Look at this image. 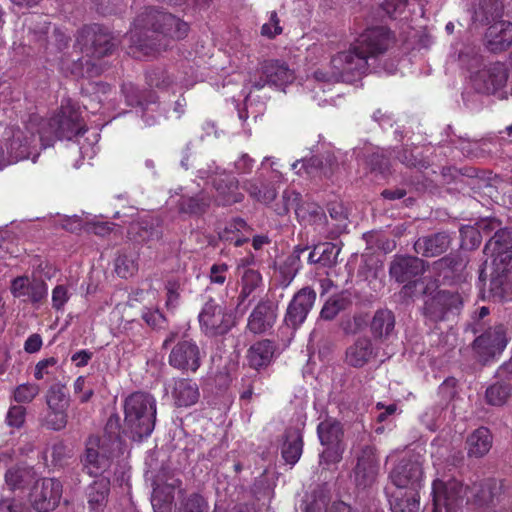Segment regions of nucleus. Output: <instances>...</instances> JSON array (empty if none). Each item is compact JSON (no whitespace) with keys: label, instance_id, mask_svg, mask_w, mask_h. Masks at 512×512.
<instances>
[{"label":"nucleus","instance_id":"2","mask_svg":"<svg viewBox=\"0 0 512 512\" xmlns=\"http://www.w3.org/2000/svg\"><path fill=\"white\" fill-rule=\"evenodd\" d=\"M391 43L390 31L383 27H371L363 31L348 47L331 59V71H316L318 81L352 82L368 70V59L383 54Z\"/></svg>","mask_w":512,"mask_h":512},{"label":"nucleus","instance_id":"5","mask_svg":"<svg viewBox=\"0 0 512 512\" xmlns=\"http://www.w3.org/2000/svg\"><path fill=\"white\" fill-rule=\"evenodd\" d=\"M124 423L133 438L148 437L155 426L156 402L152 396L136 392L124 402Z\"/></svg>","mask_w":512,"mask_h":512},{"label":"nucleus","instance_id":"52","mask_svg":"<svg viewBox=\"0 0 512 512\" xmlns=\"http://www.w3.org/2000/svg\"><path fill=\"white\" fill-rule=\"evenodd\" d=\"M70 296L71 294L67 286L57 285L52 290V307L57 311L62 310L70 299Z\"/></svg>","mask_w":512,"mask_h":512},{"label":"nucleus","instance_id":"40","mask_svg":"<svg viewBox=\"0 0 512 512\" xmlns=\"http://www.w3.org/2000/svg\"><path fill=\"white\" fill-rule=\"evenodd\" d=\"M40 393V387L36 383L26 382L13 389L12 397L17 403H31Z\"/></svg>","mask_w":512,"mask_h":512},{"label":"nucleus","instance_id":"43","mask_svg":"<svg viewBox=\"0 0 512 512\" xmlns=\"http://www.w3.org/2000/svg\"><path fill=\"white\" fill-rule=\"evenodd\" d=\"M207 501L199 494H191L180 504L177 512H208Z\"/></svg>","mask_w":512,"mask_h":512},{"label":"nucleus","instance_id":"10","mask_svg":"<svg viewBox=\"0 0 512 512\" xmlns=\"http://www.w3.org/2000/svg\"><path fill=\"white\" fill-rule=\"evenodd\" d=\"M201 179H211L215 189L214 201L217 205L228 206L241 202L244 195L239 191L238 181L218 167L199 170Z\"/></svg>","mask_w":512,"mask_h":512},{"label":"nucleus","instance_id":"44","mask_svg":"<svg viewBox=\"0 0 512 512\" xmlns=\"http://www.w3.org/2000/svg\"><path fill=\"white\" fill-rule=\"evenodd\" d=\"M261 275L252 269H247L244 271L242 276V289L240 292V297L242 299L247 298L260 284Z\"/></svg>","mask_w":512,"mask_h":512},{"label":"nucleus","instance_id":"55","mask_svg":"<svg viewBox=\"0 0 512 512\" xmlns=\"http://www.w3.org/2000/svg\"><path fill=\"white\" fill-rule=\"evenodd\" d=\"M321 161L317 157H312L309 160H300L292 164V169L297 174H302V169L307 174H313L317 169L320 168Z\"/></svg>","mask_w":512,"mask_h":512},{"label":"nucleus","instance_id":"34","mask_svg":"<svg viewBox=\"0 0 512 512\" xmlns=\"http://www.w3.org/2000/svg\"><path fill=\"white\" fill-rule=\"evenodd\" d=\"M243 188L254 200L262 203H270L276 197V190L272 186L264 185L260 177L247 180Z\"/></svg>","mask_w":512,"mask_h":512},{"label":"nucleus","instance_id":"56","mask_svg":"<svg viewBox=\"0 0 512 512\" xmlns=\"http://www.w3.org/2000/svg\"><path fill=\"white\" fill-rule=\"evenodd\" d=\"M58 361L55 357L42 359L35 365L34 378L42 380L46 375L50 374V368L55 367Z\"/></svg>","mask_w":512,"mask_h":512},{"label":"nucleus","instance_id":"1","mask_svg":"<svg viewBox=\"0 0 512 512\" xmlns=\"http://www.w3.org/2000/svg\"><path fill=\"white\" fill-rule=\"evenodd\" d=\"M85 131V124L78 109L70 100H65L56 116L50 121L33 114L21 127L12 130L7 146V164L25 159L36 162L39 155L38 148L51 146L56 138L71 140Z\"/></svg>","mask_w":512,"mask_h":512},{"label":"nucleus","instance_id":"60","mask_svg":"<svg viewBox=\"0 0 512 512\" xmlns=\"http://www.w3.org/2000/svg\"><path fill=\"white\" fill-rule=\"evenodd\" d=\"M234 166L239 174L250 173L254 166V160L248 154L244 153L235 161Z\"/></svg>","mask_w":512,"mask_h":512},{"label":"nucleus","instance_id":"24","mask_svg":"<svg viewBox=\"0 0 512 512\" xmlns=\"http://www.w3.org/2000/svg\"><path fill=\"white\" fill-rule=\"evenodd\" d=\"M170 388L174 403L178 407L192 406L200 396L198 385L189 379L174 380Z\"/></svg>","mask_w":512,"mask_h":512},{"label":"nucleus","instance_id":"23","mask_svg":"<svg viewBox=\"0 0 512 512\" xmlns=\"http://www.w3.org/2000/svg\"><path fill=\"white\" fill-rule=\"evenodd\" d=\"M276 316V310L272 304L259 303L250 314L247 327L255 334L264 333L273 326Z\"/></svg>","mask_w":512,"mask_h":512},{"label":"nucleus","instance_id":"54","mask_svg":"<svg viewBox=\"0 0 512 512\" xmlns=\"http://www.w3.org/2000/svg\"><path fill=\"white\" fill-rule=\"evenodd\" d=\"M407 2L408 0H384L381 6L389 17L396 18L405 11Z\"/></svg>","mask_w":512,"mask_h":512},{"label":"nucleus","instance_id":"42","mask_svg":"<svg viewBox=\"0 0 512 512\" xmlns=\"http://www.w3.org/2000/svg\"><path fill=\"white\" fill-rule=\"evenodd\" d=\"M210 198L204 193H200L196 197L183 198L180 209L186 213L198 214L202 213L210 204Z\"/></svg>","mask_w":512,"mask_h":512},{"label":"nucleus","instance_id":"17","mask_svg":"<svg viewBox=\"0 0 512 512\" xmlns=\"http://www.w3.org/2000/svg\"><path fill=\"white\" fill-rule=\"evenodd\" d=\"M508 343L503 325H496L487 329L474 341V349L483 358L487 359L501 353Z\"/></svg>","mask_w":512,"mask_h":512},{"label":"nucleus","instance_id":"13","mask_svg":"<svg viewBox=\"0 0 512 512\" xmlns=\"http://www.w3.org/2000/svg\"><path fill=\"white\" fill-rule=\"evenodd\" d=\"M62 485L54 478H42L34 484L30 493L32 506L39 512H49L59 503Z\"/></svg>","mask_w":512,"mask_h":512},{"label":"nucleus","instance_id":"49","mask_svg":"<svg viewBox=\"0 0 512 512\" xmlns=\"http://www.w3.org/2000/svg\"><path fill=\"white\" fill-rule=\"evenodd\" d=\"M282 31L283 28L280 25V20L276 11H271L269 13L268 22L264 23L261 27V35L271 39L280 35Z\"/></svg>","mask_w":512,"mask_h":512},{"label":"nucleus","instance_id":"53","mask_svg":"<svg viewBox=\"0 0 512 512\" xmlns=\"http://www.w3.org/2000/svg\"><path fill=\"white\" fill-rule=\"evenodd\" d=\"M26 409L23 406H11L6 416V422L10 427L19 428L23 425Z\"/></svg>","mask_w":512,"mask_h":512},{"label":"nucleus","instance_id":"38","mask_svg":"<svg viewBox=\"0 0 512 512\" xmlns=\"http://www.w3.org/2000/svg\"><path fill=\"white\" fill-rule=\"evenodd\" d=\"M418 492H409L405 497L395 496L390 501L392 512H421Z\"/></svg>","mask_w":512,"mask_h":512},{"label":"nucleus","instance_id":"45","mask_svg":"<svg viewBox=\"0 0 512 512\" xmlns=\"http://www.w3.org/2000/svg\"><path fill=\"white\" fill-rule=\"evenodd\" d=\"M115 271L122 278H128L137 271V263L133 256L119 255L115 261Z\"/></svg>","mask_w":512,"mask_h":512},{"label":"nucleus","instance_id":"50","mask_svg":"<svg viewBox=\"0 0 512 512\" xmlns=\"http://www.w3.org/2000/svg\"><path fill=\"white\" fill-rule=\"evenodd\" d=\"M245 228V221L242 219H236L224 229V231L220 234V237L226 241L233 242L236 247L241 246L246 241V239L234 237L232 234L234 230L241 231Z\"/></svg>","mask_w":512,"mask_h":512},{"label":"nucleus","instance_id":"46","mask_svg":"<svg viewBox=\"0 0 512 512\" xmlns=\"http://www.w3.org/2000/svg\"><path fill=\"white\" fill-rule=\"evenodd\" d=\"M462 247L473 249L481 243V231L476 226H464L460 229Z\"/></svg>","mask_w":512,"mask_h":512},{"label":"nucleus","instance_id":"14","mask_svg":"<svg viewBox=\"0 0 512 512\" xmlns=\"http://www.w3.org/2000/svg\"><path fill=\"white\" fill-rule=\"evenodd\" d=\"M507 77L505 66L501 63H493L471 71L470 82L476 91L489 94L501 89L505 85Z\"/></svg>","mask_w":512,"mask_h":512},{"label":"nucleus","instance_id":"12","mask_svg":"<svg viewBox=\"0 0 512 512\" xmlns=\"http://www.w3.org/2000/svg\"><path fill=\"white\" fill-rule=\"evenodd\" d=\"M390 480L399 489L418 492L424 481L422 462L419 457L402 459L390 472Z\"/></svg>","mask_w":512,"mask_h":512},{"label":"nucleus","instance_id":"31","mask_svg":"<svg viewBox=\"0 0 512 512\" xmlns=\"http://www.w3.org/2000/svg\"><path fill=\"white\" fill-rule=\"evenodd\" d=\"M373 348L369 339H358L346 350V362L354 367L364 366L372 357Z\"/></svg>","mask_w":512,"mask_h":512},{"label":"nucleus","instance_id":"30","mask_svg":"<svg viewBox=\"0 0 512 512\" xmlns=\"http://www.w3.org/2000/svg\"><path fill=\"white\" fill-rule=\"evenodd\" d=\"M468 455L480 458L486 455L492 446V436L487 428L475 430L467 439Z\"/></svg>","mask_w":512,"mask_h":512},{"label":"nucleus","instance_id":"37","mask_svg":"<svg viewBox=\"0 0 512 512\" xmlns=\"http://www.w3.org/2000/svg\"><path fill=\"white\" fill-rule=\"evenodd\" d=\"M46 403L48 409H68L70 399L64 385H52L47 391Z\"/></svg>","mask_w":512,"mask_h":512},{"label":"nucleus","instance_id":"32","mask_svg":"<svg viewBox=\"0 0 512 512\" xmlns=\"http://www.w3.org/2000/svg\"><path fill=\"white\" fill-rule=\"evenodd\" d=\"M275 347L270 340H262L253 344L248 350V360L252 367L260 368L268 365L274 355Z\"/></svg>","mask_w":512,"mask_h":512},{"label":"nucleus","instance_id":"11","mask_svg":"<svg viewBox=\"0 0 512 512\" xmlns=\"http://www.w3.org/2000/svg\"><path fill=\"white\" fill-rule=\"evenodd\" d=\"M109 490L110 482L107 478H100L87 488V503L92 512H136L127 498L120 503L111 502L107 505Z\"/></svg>","mask_w":512,"mask_h":512},{"label":"nucleus","instance_id":"18","mask_svg":"<svg viewBox=\"0 0 512 512\" xmlns=\"http://www.w3.org/2000/svg\"><path fill=\"white\" fill-rule=\"evenodd\" d=\"M316 299V293L309 287L302 288L298 291L288 305L285 322L292 327L301 325Z\"/></svg>","mask_w":512,"mask_h":512},{"label":"nucleus","instance_id":"48","mask_svg":"<svg viewBox=\"0 0 512 512\" xmlns=\"http://www.w3.org/2000/svg\"><path fill=\"white\" fill-rule=\"evenodd\" d=\"M353 512L351 507L342 501L334 502L329 508H326L324 500H315L308 505L306 512Z\"/></svg>","mask_w":512,"mask_h":512},{"label":"nucleus","instance_id":"33","mask_svg":"<svg viewBox=\"0 0 512 512\" xmlns=\"http://www.w3.org/2000/svg\"><path fill=\"white\" fill-rule=\"evenodd\" d=\"M395 327V317L388 309L376 311L371 321V332L376 338L389 337Z\"/></svg>","mask_w":512,"mask_h":512},{"label":"nucleus","instance_id":"62","mask_svg":"<svg viewBox=\"0 0 512 512\" xmlns=\"http://www.w3.org/2000/svg\"><path fill=\"white\" fill-rule=\"evenodd\" d=\"M43 341L42 337L37 334H31L24 343V350L27 353L33 354L38 352L42 347Z\"/></svg>","mask_w":512,"mask_h":512},{"label":"nucleus","instance_id":"59","mask_svg":"<svg viewBox=\"0 0 512 512\" xmlns=\"http://www.w3.org/2000/svg\"><path fill=\"white\" fill-rule=\"evenodd\" d=\"M228 266L226 264H214L210 269V280L212 283L222 285L226 280Z\"/></svg>","mask_w":512,"mask_h":512},{"label":"nucleus","instance_id":"19","mask_svg":"<svg viewBox=\"0 0 512 512\" xmlns=\"http://www.w3.org/2000/svg\"><path fill=\"white\" fill-rule=\"evenodd\" d=\"M201 354L192 340L180 341L171 351L169 362L172 366L195 372L200 366Z\"/></svg>","mask_w":512,"mask_h":512},{"label":"nucleus","instance_id":"25","mask_svg":"<svg viewBox=\"0 0 512 512\" xmlns=\"http://www.w3.org/2000/svg\"><path fill=\"white\" fill-rule=\"evenodd\" d=\"M424 269L423 261L416 257L396 258L390 266V275L403 283L420 274Z\"/></svg>","mask_w":512,"mask_h":512},{"label":"nucleus","instance_id":"20","mask_svg":"<svg viewBox=\"0 0 512 512\" xmlns=\"http://www.w3.org/2000/svg\"><path fill=\"white\" fill-rule=\"evenodd\" d=\"M11 293L16 298L30 301L33 304L40 303L48 295L47 284L40 280L30 281L28 277L20 276L11 283Z\"/></svg>","mask_w":512,"mask_h":512},{"label":"nucleus","instance_id":"41","mask_svg":"<svg viewBox=\"0 0 512 512\" xmlns=\"http://www.w3.org/2000/svg\"><path fill=\"white\" fill-rule=\"evenodd\" d=\"M132 231H137L143 241L158 239L161 235L158 223L152 219H143L141 222L132 224Z\"/></svg>","mask_w":512,"mask_h":512},{"label":"nucleus","instance_id":"9","mask_svg":"<svg viewBox=\"0 0 512 512\" xmlns=\"http://www.w3.org/2000/svg\"><path fill=\"white\" fill-rule=\"evenodd\" d=\"M317 433L320 443L326 447L320 455V463L330 465L340 462L345 450L340 422L333 418H327L319 423Z\"/></svg>","mask_w":512,"mask_h":512},{"label":"nucleus","instance_id":"8","mask_svg":"<svg viewBox=\"0 0 512 512\" xmlns=\"http://www.w3.org/2000/svg\"><path fill=\"white\" fill-rule=\"evenodd\" d=\"M198 320L202 332L207 336L224 335L235 325L233 313L223 303L214 299L204 303Z\"/></svg>","mask_w":512,"mask_h":512},{"label":"nucleus","instance_id":"3","mask_svg":"<svg viewBox=\"0 0 512 512\" xmlns=\"http://www.w3.org/2000/svg\"><path fill=\"white\" fill-rule=\"evenodd\" d=\"M476 225L486 235L497 229L486 244L485 251L494 257L490 293L493 297L503 299L512 291V230L499 229L500 222L495 218L482 219Z\"/></svg>","mask_w":512,"mask_h":512},{"label":"nucleus","instance_id":"6","mask_svg":"<svg viewBox=\"0 0 512 512\" xmlns=\"http://www.w3.org/2000/svg\"><path fill=\"white\" fill-rule=\"evenodd\" d=\"M120 447L121 442L118 438L90 437L82 457L84 470L91 476H101L110 468L112 459Z\"/></svg>","mask_w":512,"mask_h":512},{"label":"nucleus","instance_id":"57","mask_svg":"<svg viewBox=\"0 0 512 512\" xmlns=\"http://www.w3.org/2000/svg\"><path fill=\"white\" fill-rule=\"evenodd\" d=\"M74 393L79 395V400L82 403L88 402L93 395V389L86 386V378L79 376L73 384Z\"/></svg>","mask_w":512,"mask_h":512},{"label":"nucleus","instance_id":"36","mask_svg":"<svg viewBox=\"0 0 512 512\" xmlns=\"http://www.w3.org/2000/svg\"><path fill=\"white\" fill-rule=\"evenodd\" d=\"M34 478V472L28 467H13L5 474V482L10 489L22 488L24 484L30 482Z\"/></svg>","mask_w":512,"mask_h":512},{"label":"nucleus","instance_id":"7","mask_svg":"<svg viewBox=\"0 0 512 512\" xmlns=\"http://www.w3.org/2000/svg\"><path fill=\"white\" fill-rule=\"evenodd\" d=\"M467 487L455 478L443 476L432 483L433 512H457L464 503Z\"/></svg>","mask_w":512,"mask_h":512},{"label":"nucleus","instance_id":"4","mask_svg":"<svg viewBox=\"0 0 512 512\" xmlns=\"http://www.w3.org/2000/svg\"><path fill=\"white\" fill-rule=\"evenodd\" d=\"M136 26L147 29V41L140 43L146 54L160 52L168 47L170 39H181L187 35L188 25L171 14L150 9L137 19Z\"/></svg>","mask_w":512,"mask_h":512},{"label":"nucleus","instance_id":"15","mask_svg":"<svg viewBox=\"0 0 512 512\" xmlns=\"http://www.w3.org/2000/svg\"><path fill=\"white\" fill-rule=\"evenodd\" d=\"M352 453L357 458V464L354 469V479L358 486H367L371 484L378 471V463L375 450L367 443L354 444Z\"/></svg>","mask_w":512,"mask_h":512},{"label":"nucleus","instance_id":"47","mask_svg":"<svg viewBox=\"0 0 512 512\" xmlns=\"http://www.w3.org/2000/svg\"><path fill=\"white\" fill-rule=\"evenodd\" d=\"M68 420L66 409H48L46 425L53 430L59 431L66 427Z\"/></svg>","mask_w":512,"mask_h":512},{"label":"nucleus","instance_id":"26","mask_svg":"<svg viewBox=\"0 0 512 512\" xmlns=\"http://www.w3.org/2000/svg\"><path fill=\"white\" fill-rule=\"evenodd\" d=\"M283 198L285 200V209L287 211L294 210L300 221L311 222L314 218L323 216V213L318 206L302 203L299 193L294 191L285 192Z\"/></svg>","mask_w":512,"mask_h":512},{"label":"nucleus","instance_id":"27","mask_svg":"<svg viewBox=\"0 0 512 512\" xmlns=\"http://www.w3.org/2000/svg\"><path fill=\"white\" fill-rule=\"evenodd\" d=\"M486 38L490 50L496 52L506 49L512 42V24L500 21L491 25L486 32Z\"/></svg>","mask_w":512,"mask_h":512},{"label":"nucleus","instance_id":"64","mask_svg":"<svg viewBox=\"0 0 512 512\" xmlns=\"http://www.w3.org/2000/svg\"><path fill=\"white\" fill-rule=\"evenodd\" d=\"M92 353L88 350H80L72 355L71 360L77 367H84L92 358Z\"/></svg>","mask_w":512,"mask_h":512},{"label":"nucleus","instance_id":"28","mask_svg":"<svg viewBox=\"0 0 512 512\" xmlns=\"http://www.w3.org/2000/svg\"><path fill=\"white\" fill-rule=\"evenodd\" d=\"M123 92L125 94L126 100L130 105L138 104L142 109V118L147 126H152L157 122V116H160L158 113L159 105L152 100L140 101L138 98V94L132 84L125 85L123 87Z\"/></svg>","mask_w":512,"mask_h":512},{"label":"nucleus","instance_id":"21","mask_svg":"<svg viewBox=\"0 0 512 512\" xmlns=\"http://www.w3.org/2000/svg\"><path fill=\"white\" fill-rule=\"evenodd\" d=\"M463 300L458 293L439 291L425 304V313L434 320L443 319L447 312L458 311Z\"/></svg>","mask_w":512,"mask_h":512},{"label":"nucleus","instance_id":"29","mask_svg":"<svg viewBox=\"0 0 512 512\" xmlns=\"http://www.w3.org/2000/svg\"><path fill=\"white\" fill-rule=\"evenodd\" d=\"M449 243L448 235L438 233L430 237L418 239L415 243V250L426 257H433L445 252Z\"/></svg>","mask_w":512,"mask_h":512},{"label":"nucleus","instance_id":"16","mask_svg":"<svg viewBox=\"0 0 512 512\" xmlns=\"http://www.w3.org/2000/svg\"><path fill=\"white\" fill-rule=\"evenodd\" d=\"M77 41L82 46V51L93 58H101L110 53L113 48L110 36L98 27L82 29Z\"/></svg>","mask_w":512,"mask_h":512},{"label":"nucleus","instance_id":"39","mask_svg":"<svg viewBox=\"0 0 512 512\" xmlns=\"http://www.w3.org/2000/svg\"><path fill=\"white\" fill-rule=\"evenodd\" d=\"M510 390L508 384L500 382L489 386L485 393L487 403L493 406H502L509 398Z\"/></svg>","mask_w":512,"mask_h":512},{"label":"nucleus","instance_id":"63","mask_svg":"<svg viewBox=\"0 0 512 512\" xmlns=\"http://www.w3.org/2000/svg\"><path fill=\"white\" fill-rule=\"evenodd\" d=\"M47 452H50L51 457L55 462H60L69 454L68 447L63 442L54 443Z\"/></svg>","mask_w":512,"mask_h":512},{"label":"nucleus","instance_id":"61","mask_svg":"<svg viewBox=\"0 0 512 512\" xmlns=\"http://www.w3.org/2000/svg\"><path fill=\"white\" fill-rule=\"evenodd\" d=\"M494 492L490 484L482 487L480 492L476 495V502L479 505L490 506L494 503Z\"/></svg>","mask_w":512,"mask_h":512},{"label":"nucleus","instance_id":"51","mask_svg":"<svg viewBox=\"0 0 512 512\" xmlns=\"http://www.w3.org/2000/svg\"><path fill=\"white\" fill-rule=\"evenodd\" d=\"M98 142V134L92 133L83 142H80L79 150L83 159H92L98 151L96 146Z\"/></svg>","mask_w":512,"mask_h":512},{"label":"nucleus","instance_id":"22","mask_svg":"<svg viewBox=\"0 0 512 512\" xmlns=\"http://www.w3.org/2000/svg\"><path fill=\"white\" fill-rule=\"evenodd\" d=\"M262 73L267 83L278 88H284L295 80L294 71L280 60L265 61L262 65Z\"/></svg>","mask_w":512,"mask_h":512},{"label":"nucleus","instance_id":"35","mask_svg":"<svg viewBox=\"0 0 512 512\" xmlns=\"http://www.w3.org/2000/svg\"><path fill=\"white\" fill-rule=\"evenodd\" d=\"M303 441L302 435L299 430L289 431L286 437V441L282 448V456L284 460L294 465L302 454Z\"/></svg>","mask_w":512,"mask_h":512},{"label":"nucleus","instance_id":"58","mask_svg":"<svg viewBox=\"0 0 512 512\" xmlns=\"http://www.w3.org/2000/svg\"><path fill=\"white\" fill-rule=\"evenodd\" d=\"M343 308L339 300H328L321 310V317L326 320H332Z\"/></svg>","mask_w":512,"mask_h":512}]
</instances>
